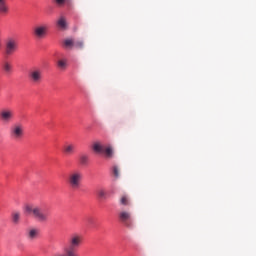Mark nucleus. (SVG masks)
Segmentation results:
<instances>
[{"mask_svg": "<svg viewBox=\"0 0 256 256\" xmlns=\"http://www.w3.org/2000/svg\"><path fill=\"white\" fill-rule=\"evenodd\" d=\"M23 211L26 215H31V217H34V219L40 221V223H45V221L49 219V214L44 213L43 210L35 204L24 205Z\"/></svg>", "mask_w": 256, "mask_h": 256, "instance_id": "f257e3e1", "label": "nucleus"}, {"mask_svg": "<svg viewBox=\"0 0 256 256\" xmlns=\"http://www.w3.org/2000/svg\"><path fill=\"white\" fill-rule=\"evenodd\" d=\"M67 183L71 189H79L81 183H83V172L81 170H72L67 176Z\"/></svg>", "mask_w": 256, "mask_h": 256, "instance_id": "f03ea898", "label": "nucleus"}, {"mask_svg": "<svg viewBox=\"0 0 256 256\" xmlns=\"http://www.w3.org/2000/svg\"><path fill=\"white\" fill-rule=\"evenodd\" d=\"M10 137L14 141H21L25 137V126L21 123H15L10 127Z\"/></svg>", "mask_w": 256, "mask_h": 256, "instance_id": "7ed1b4c3", "label": "nucleus"}, {"mask_svg": "<svg viewBox=\"0 0 256 256\" xmlns=\"http://www.w3.org/2000/svg\"><path fill=\"white\" fill-rule=\"evenodd\" d=\"M94 153L103 154L106 159H112L113 157V148L111 146L102 145L101 142H94L92 145Z\"/></svg>", "mask_w": 256, "mask_h": 256, "instance_id": "20e7f679", "label": "nucleus"}, {"mask_svg": "<svg viewBox=\"0 0 256 256\" xmlns=\"http://www.w3.org/2000/svg\"><path fill=\"white\" fill-rule=\"evenodd\" d=\"M28 78L33 85H40L43 82V70L34 67L28 72Z\"/></svg>", "mask_w": 256, "mask_h": 256, "instance_id": "39448f33", "label": "nucleus"}, {"mask_svg": "<svg viewBox=\"0 0 256 256\" xmlns=\"http://www.w3.org/2000/svg\"><path fill=\"white\" fill-rule=\"evenodd\" d=\"M15 119V111L11 108H4L0 111V121L2 123H11Z\"/></svg>", "mask_w": 256, "mask_h": 256, "instance_id": "423d86ee", "label": "nucleus"}, {"mask_svg": "<svg viewBox=\"0 0 256 256\" xmlns=\"http://www.w3.org/2000/svg\"><path fill=\"white\" fill-rule=\"evenodd\" d=\"M19 49V43L15 38H8L5 43V53L6 55H13Z\"/></svg>", "mask_w": 256, "mask_h": 256, "instance_id": "0eeeda50", "label": "nucleus"}, {"mask_svg": "<svg viewBox=\"0 0 256 256\" xmlns=\"http://www.w3.org/2000/svg\"><path fill=\"white\" fill-rule=\"evenodd\" d=\"M119 220L125 227L131 228L133 227V220L131 219V212L129 211H121L118 215Z\"/></svg>", "mask_w": 256, "mask_h": 256, "instance_id": "6e6552de", "label": "nucleus"}, {"mask_svg": "<svg viewBox=\"0 0 256 256\" xmlns=\"http://www.w3.org/2000/svg\"><path fill=\"white\" fill-rule=\"evenodd\" d=\"M47 25H39L34 27L33 29V35L36 37V39H45L47 36Z\"/></svg>", "mask_w": 256, "mask_h": 256, "instance_id": "1a4fd4ad", "label": "nucleus"}, {"mask_svg": "<svg viewBox=\"0 0 256 256\" xmlns=\"http://www.w3.org/2000/svg\"><path fill=\"white\" fill-rule=\"evenodd\" d=\"M39 233H40L39 228H30L26 232V237L28 241H35L39 239Z\"/></svg>", "mask_w": 256, "mask_h": 256, "instance_id": "9d476101", "label": "nucleus"}, {"mask_svg": "<svg viewBox=\"0 0 256 256\" xmlns=\"http://www.w3.org/2000/svg\"><path fill=\"white\" fill-rule=\"evenodd\" d=\"M75 149H76L75 144L66 143L62 148V152L64 153V155L69 157L70 155L75 154Z\"/></svg>", "mask_w": 256, "mask_h": 256, "instance_id": "9b49d317", "label": "nucleus"}, {"mask_svg": "<svg viewBox=\"0 0 256 256\" xmlns=\"http://www.w3.org/2000/svg\"><path fill=\"white\" fill-rule=\"evenodd\" d=\"M11 219H12L13 225H19V223H21V212L13 211L11 213Z\"/></svg>", "mask_w": 256, "mask_h": 256, "instance_id": "f8f14e48", "label": "nucleus"}, {"mask_svg": "<svg viewBox=\"0 0 256 256\" xmlns=\"http://www.w3.org/2000/svg\"><path fill=\"white\" fill-rule=\"evenodd\" d=\"M7 13H9L7 0H0V15H7Z\"/></svg>", "mask_w": 256, "mask_h": 256, "instance_id": "ddd939ff", "label": "nucleus"}, {"mask_svg": "<svg viewBox=\"0 0 256 256\" xmlns=\"http://www.w3.org/2000/svg\"><path fill=\"white\" fill-rule=\"evenodd\" d=\"M120 205H123L124 207L131 205V199L127 194H124L120 197Z\"/></svg>", "mask_w": 256, "mask_h": 256, "instance_id": "4468645a", "label": "nucleus"}, {"mask_svg": "<svg viewBox=\"0 0 256 256\" xmlns=\"http://www.w3.org/2000/svg\"><path fill=\"white\" fill-rule=\"evenodd\" d=\"M98 198L101 199V201H105V199H108L109 193H107V190L101 188L97 191Z\"/></svg>", "mask_w": 256, "mask_h": 256, "instance_id": "2eb2a0df", "label": "nucleus"}, {"mask_svg": "<svg viewBox=\"0 0 256 256\" xmlns=\"http://www.w3.org/2000/svg\"><path fill=\"white\" fill-rule=\"evenodd\" d=\"M57 25L59 28L65 30L67 29V19L65 18V16H61L58 21H57Z\"/></svg>", "mask_w": 256, "mask_h": 256, "instance_id": "dca6fc26", "label": "nucleus"}, {"mask_svg": "<svg viewBox=\"0 0 256 256\" xmlns=\"http://www.w3.org/2000/svg\"><path fill=\"white\" fill-rule=\"evenodd\" d=\"M79 162H80V165H88V163H89V155L81 154L79 156Z\"/></svg>", "mask_w": 256, "mask_h": 256, "instance_id": "f3484780", "label": "nucleus"}, {"mask_svg": "<svg viewBox=\"0 0 256 256\" xmlns=\"http://www.w3.org/2000/svg\"><path fill=\"white\" fill-rule=\"evenodd\" d=\"M2 69L5 71V73H11V71H13V65H11V63L8 61H5L2 65Z\"/></svg>", "mask_w": 256, "mask_h": 256, "instance_id": "a211bd4d", "label": "nucleus"}, {"mask_svg": "<svg viewBox=\"0 0 256 256\" xmlns=\"http://www.w3.org/2000/svg\"><path fill=\"white\" fill-rule=\"evenodd\" d=\"M64 45H65V47H70V48H72V47H74V45H75V41H73V39H66V40L64 41Z\"/></svg>", "mask_w": 256, "mask_h": 256, "instance_id": "6ab92c4d", "label": "nucleus"}, {"mask_svg": "<svg viewBox=\"0 0 256 256\" xmlns=\"http://www.w3.org/2000/svg\"><path fill=\"white\" fill-rule=\"evenodd\" d=\"M57 66L59 67V69H65L67 67V61L59 60Z\"/></svg>", "mask_w": 256, "mask_h": 256, "instance_id": "aec40b11", "label": "nucleus"}, {"mask_svg": "<svg viewBox=\"0 0 256 256\" xmlns=\"http://www.w3.org/2000/svg\"><path fill=\"white\" fill-rule=\"evenodd\" d=\"M83 41H76L74 42V47H76V49H83Z\"/></svg>", "mask_w": 256, "mask_h": 256, "instance_id": "412c9836", "label": "nucleus"}, {"mask_svg": "<svg viewBox=\"0 0 256 256\" xmlns=\"http://www.w3.org/2000/svg\"><path fill=\"white\" fill-rule=\"evenodd\" d=\"M113 174L114 177H119V168L117 166L113 167Z\"/></svg>", "mask_w": 256, "mask_h": 256, "instance_id": "4be33fe9", "label": "nucleus"}, {"mask_svg": "<svg viewBox=\"0 0 256 256\" xmlns=\"http://www.w3.org/2000/svg\"><path fill=\"white\" fill-rule=\"evenodd\" d=\"M66 0H55L57 5H64Z\"/></svg>", "mask_w": 256, "mask_h": 256, "instance_id": "5701e85b", "label": "nucleus"}]
</instances>
